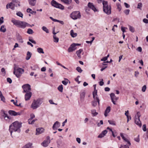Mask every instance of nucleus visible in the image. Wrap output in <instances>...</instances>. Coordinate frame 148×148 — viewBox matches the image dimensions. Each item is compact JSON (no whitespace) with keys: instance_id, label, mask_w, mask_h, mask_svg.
<instances>
[{"instance_id":"49530a36","label":"nucleus","mask_w":148,"mask_h":148,"mask_svg":"<svg viewBox=\"0 0 148 148\" xmlns=\"http://www.w3.org/2000/svg\"><path fill=\"white\" fill-rule=\"evenodd\" d=\"M76 69L78 72L80 73H81L82 71V70L81 69V68L79 67H77L76 68Z\"/></svg>"},{"instance_id":"13d9d810","label":"nucleus","mask_w":148,"mask_h":148,"mask_svg":"<svg viewBox=\"0 0 148 148\" xmlns=\"http://www.w3.org/2000/svg\"><path fill=\"white\" fill-rule=\"evenodd\" d=\"M143 130L144 132H145L146 131L147 129L146 124L143 125Z\"/></svg>"},{"instance_id":"cd10ccee","label":"nucleus","mask_w":148,"mask_h":148,"mask_svg":"<svg viewBox=\"0 0 148 148\" xmlns=\"http://www.w3.org/2000/svg\"><path fill=\"white\" fill-rule=\"evenodd\" d=\"M83 49H80L76 52V54L79 58H81V53Z\"/></svg>"},{"instance_id":"603ef678","label":"nucleus","mask_w":148,"mask_h":148,"mask_svg":"<svg viewBox=\"0 0 148 148\" xmlns=\"http://www.w3.org/2000/svg\"><path fill=\"white\" fill-rule=\"evenodd\" d=\"M139 74V72L136 71L134 72V76L136 77H138V75Z\"/></svg>"},{"instance_id":"393cba45","label":"nucleus","mask_w":148,"mask_h":148,"mask_svg":"<svg viewBox=\"0 0 148 148\" xmlns=\"http://www.w3.org/2000/svg\"><path fill=\"white\" fill-rule=\"evenodd\" d=\"M110 107H108L105 110L104 115L106 117L108 116V114L110 112Z\"/></svg>"},{"instance_id":"dca6fc26","label":"nucleus","mask_w":148,"mask_h":148,"mask_svg":"<svg viewBox=\"0 0 148 148\" xmlns=\"http://www.w3.org/2000/svg\"><path fill=\"white\" fill-rule=\"evenodd\" d=\"M32 95V93L31 92H27L25 95V98L26 101L29 100Z\"/></svg>"},{"instance_id":"6e6552de","label":"nucleus","mask_w":148,"mask_h":148,"mask_svg":"<svg viewBox=\"0 0 148 148\" xmlns=\"http://www.w3.org/2000/svg\"><path fill=\"white\" fill-rule=\"evenodd\" d=\"M51 5L54 7L62 10L64 9V7L62 4L57 2L54 0H52L51 2Z\"/></svg>"},{"instance_id":"c85d7f7f","label":"nucleus","mask_w":148,"mask_h":148,"mask_svg":"<svg viewBox=\"0 0 148 148\" xmlns=\"http://www.w3.org/2000/svg\"><path fill=\"white\" fill-rule=\"evenodd\" d=\"M27 12L28 13H29L32 14H36V11H34L28 8L27 10Z\"/></svg>"},{"instance_id":"ea45409f","label":"nucleus","mask_w":148,"mask_h":148,"mask_svg":"<svg viewBox=\"0 0 148 148\" xmlns=\"http://www.w3.org/2000/svg\"><path fill=\"white\" fill-rule=\"evenodd\" d=\"M116 6L117 7V9L119 11H120L121 9V7L120 4L119 3H116Z\"/></svg>"},{"instance_id":"f8f14e48","label":"nucleus","mask_w":148,"mask_h":148,"mask_svg":"<svg viewBox=\"0 0 148 148\" xmlns=\"http://www.w3.org/2000/svg\"><path fill=\"white\" fill-rule=\"evenodd\" d=\"M80 45V44L73 43L71 44L68 49V51L69 52H71L75 50L76 49V47L77 46H79Z\"/></svg>"},{"instance_id":"c9c22d12","label":"nucleus","mask_w":148,"mask_h":148,"mask_svg":"<svg viewBox=\"0 0 148 148\" xmlns=\"http://www.w3.org/2000/svg\"><path fill=\"white\" fill-rule=\"evenodd\" d=\"M58 89L60 92H62L63 90V85H61L59 86L58 87Z\"/></svg>"},{"instance_id":"0eeeda50","label":"nucleus","mask_w":148,"mask_h":148,"mask_svg":"<svg viewBox=\"0 0 148 148\" xmlns=\"http://www.w3.org/2000/svg\"><path fill=\"white\" fill-rule=\"evenodd\" d=\"M141 116L140 112H138L135 116V123L138 125L140 127H141L142 124L141 121L140 120V117Z\"/></svg>"},{"instance_id":"a878e982","label":"nucleus","mask_w":148,"mask_h":148,"mask_svg":"<svg viewBox=\"0 0 148 148\" xmlns=\"http://www.w3.org/2000/svg\"><path fill=\"white\" fill-rule=\"evenodd\" d=\"M61 1L67 5H70L72 2V0H61Z\"/></svg>"},{"instance_id":"9b49d317","label":"nucleus","mask_w":148,"mask_h":148,"mask_svg":"<svg viewBox=\"0 0 148 148\" xmlns=\"http://www.w3.org/2000/svg\"><path fill=\"white\" fill-rule=\"evenodd\" d=\"M23 91V92H29V91L31 90V86L30 85L28 84H24L22 86Z\"/></svg>"},{"instance_id":"b1692460","label":"nucleus","mask_w":148,"mask_h":148,"mask_svg":"<svg viewBox=\"0 0 148 148\" xmlns=\"http://www.w3.org/2000/svg\"><path fill=\"white\" fill-rule=\"evenodd\" d=\"M28 1L29 4L32 6H34L36 2V0H28Z\"/></svg>"},{"instance_id":"de8ad7c7","label":"nucleus","mask_w":148,"mask_h":148,"mask_svg":"<svg viewBox=\"0 0 148 148\" xmlns=\"http://www.w3.org/2000/svg\"><path fill=\"white\" fill-rule=\"evenodd\" d=\"M120 148H129L128 147V145H121Z\"/></svg>"},{"instance_id":"0e129e2a","label":"nucleus","mask_w":148,"mask_h":148,"mask_svg":"<svg viewBox=\"0 0 148 148\" xmlns=\"http://www.w3.org/2000/svg\"><path fill=\"white\" fill-rule=\"evenodd\" d=\"M1 72L3 73V75H5V69L3 68L1 69Z\"/></svg>"},{"instance_id":"7ed1b4c3","label":"nucleus","mask_w":148,"mask_h":148,"mask_svg":"<svg viewBox=\"0 0 148 148\" xmlns=\"http://www.w3.org/2000/svg\"><path fill=\"white\" fill-rule=\"evenodd\" d=\"M103 5L104 12L108 15L110 14L111 13V7L110 6H108L107 2L103 1Z\"/></svg>"},{"instance_id":"5701e85b","label":"nucleus","mask_w":148,"mask_h":148,"mask_svg":"<svg viewBox=\"0 0 148 148\" xmlns=\"http://www.w3.org/2000/svg\"><path fill=\"white\" fill-rule=\"evenodd\" d=\"M8 113L11 115L14 116L20 115V112H16L13 110H9L8 111Z\"/></svg>"},{"instance_id":"c03bdc74","label":"nucleus","mask_w":148,"mask_h":148,"mask_svg":"<svg viewBox=\"0 0 148 148\" xmlns=\"http://www.w3.org/2000/svg\"><path fill=\"white\" fill-rule=\"evenodd\" d=\"M16 15L21 18H23V14L21 12H18L16 13Z\"/></svg>"},{"instance_id":"20e7f679","label":"nucleus","mask_w":148,"mask_h":148,"mask_svg":"<svg viewBox=\"0 0 148 148\" xmlns=\"http://www.w3.org/2000/svg\"><path fill=\"white\" fill-rule=\"evenodd\" d=\"M42 103L41 99H38L34 100L31 106V108L33 109H35L39 107Z\"/></svg>"},{"instance_id":"1a4fd4ad","label":"nucleus","mask_w":148,"mask_h":148,"mask_svg":"<svg viewBox=\"0 0 148 148\" xmlns=\"http://www.w3.org/2000/svg\"><path fill=\"white\" fill-rule=\"evenodd\" d=\"M18 1L17 0H13V2H11L9 4H8L6 6L7 9L10 8L12 10H14V7L16 6L17 7L18 5H16L14 3L17 2H18Z\"/></svg>"},{"instance_id":"2f4dec72","label":"nucleus","mask_w":148,"mask_h":148,"mask_svg":"<svg viewBox=\"0 0 148 148\" xmlns=\"http://www.w3.org/2000/svg\"><path fill=\"white\" fill-rule=\"evenodd\" d=\"M91 113L93 116H96L98 114V113L96 112V110H91Z\"/></svg>"},{"instance_id":"e2e57ef3","label":"nucleus","mask_w":148,"mask_h":148,"mask_svg":"<svg viewBox=\"0 0 148 148\" xmlns=\"http://www.w3.org/2000/svg\"><path fill=\"white\" fill-rule=\"evenodd\" d=\"M136 50L140 52H141L142 51V48L140 47H138L136 49Z\"/></svg>"},{"instance_id":"4c0bfd02","label":"nucleus","mask_w":148,"mask_h":148,"mask_svg":"<svg viewBox=\"0 0 148 148\" xmlns=\"http://www.w3.org/2000/svg\"><path fill=\"white\" fill-rule=\"evenodd\" d=\"M27 33L29 34H32L34 33V32L32 29L29 28L27 29Z\"/></svg>"},{"instance_id":"f03ea898","label":"nucleus","mask_w":148,"mask_h":148,"mask_svg":"<svg viewBox=\"0 0 148 148\" xmlns=\"http://www.w3.org/2000/svg\"><path fill=\"white\" fill-rule=\"evenodd\" d=\"M11 22L16 26L23 29L25 28L27 26L30 27L32 26L30 25L25 22L15 19H12L11 20Z\"/></svg>"},{"instance_id":"a18cd8bd","label":"nucleus","mask_w":148,"mask_h":148,"mask_svg":"<svg viewBox=\"0 0 148 148\" xmlns=\"http://www.w3.org/2000/svg\"><path fill=\"white\" fill-rule=\"evenodd\" d=\"M85 93L84 92H82L80 94V98L81 99L84 98L85 96Z\"/></svg>"},{"instance_id":"774afa93","label":"nucleus","mask_w":148,"mask_h":148,"mask_svg":"<svg viewBox=\"0 0 148 148\" xmlns=\"http://www.w3.org/2000/svg\"><path fill=\"white\" fill-rule=\"evenodd\" d=\"M3 17H1L0 18V25H1V24L2 23H3Z\"/></svg>"},{"instance_id":"423d86ee","label":"nucleus","mask_w":148,"mask_h":148,"mask_svg":"<svg viewBox=\"0 0 148 148\" xmlns=\"http://www.w3.org/2000/svg\"><path fill=\"white\" fill-rule=\"evenodd\" d=\"M24 72V70L22 68H19L16 70L15 68H14L13 73L18 78H19L21 76V75Z\"/></svg>"},{"instance_id":"79ce46f5","label":"nucleus","mask_w":148,"mask_h":148,"mask_svg":"<svg viewBox=\"0 0 148 148\" xmlns=\"http://www.w3.org/2000/svg\"><path fill=\"white\" fill-rule=\"evenodd\" d=\"M108 121L109 124L111 125H116L114 121L109 120Z\"/></svg>"},{"instance_id":"2eb2a0df","label":"nucleus","mask_w":148,"mask_h":148,"mask_svg":"<svg viewBox=\"0 0 148 148\" xmlns=\"http://www.w3.org/2000/svg\"><path fill=\"white\" fill-rule=\"evenodd\" d=\"M4 119L7 122H10L12 120V118L8 115V114H6L4 111L3 112V115Z\"/></svg>"},{"instance_id":"c756f323","label":"nucleus","mask_w":148,"mask_h":148,"mask_svg":"<svg viewBox=\"0 0 148 148\" xmlns=\"http://www.w3.org/2000/svg\"><path fill=\"white\" fill-rule=\"evenodd\" d=\"M70 34L71 36L73 38L77 36V34L74 33L73 30H71L70 32Z\"/></svg>"},{"instance_id":"9d476101","label":"nucleus","mask_w":148,"mask_h":148,"mask_svg":"<svg viewBox=\"0 0 148 148\" xmlns=\"http://www.w3.org/2000/svg\"><path fill=\"white\" fill-rule=\"evenodd\" d=\"M50 137L49 136H47L46 138V139L41 143V145L44 147H47L50 143Z\"/></svg>"},{"instance_id":"680f3d73","label":"nucleus","mask_w":148,"mask_h":148,"mask_svg":"<svg viewBox=\"0 0 148 148\" xmlns=\"http://www.w3.org/2000/svg\"><path fill=\"white\" fill-rule=\"evenodd\" d=\"M127 28L126 27H122L121 29L122 31L123 32V33H124V32H125V29H127Z\"/></svg>"},{"instance_id":"5fc2aeb1","label":"nucleus","mask_w":148,"mask_h":148,"mask_svg":"<svg viewBox=\"0 0 148 148\" xmlns=\"http://www.w3.org/2000/svg\"><path fill=\"white\" fill-rule=\"evenodd\" d=\"M29 40L30 42H31L33 44H36V42L35 40L30 38H29Z\"/></svg>"},{"instance_id":"8fccbe9b","label":"nucleus","mask_w":148,"mask_h":148,"mask_svg":"<svg viewBox=\"0 0 148 148\" xmlns=\"http://www.w3.org/2000/svg\"><path fill=\"white\" fill-rule=\"evenodd\" d=\"M139 135H138V136L135 138H134V140L137 142H139V141H140V139H139Z\"/></svg>"},{"instance_id":"4468645a","label":"nucleus","mask_w":148,"mask_h":148,"mask_svg":"<svg viewBox=\"0 0 148 148\" xmlns=\"http://www.w3.org/2000/svg\"><path fill=\"white\" fill-rule=\"evenodd\" d=\"M97 99H95L94 98H93L94 100L92 102V105L94 107H95L97 106V103L99 105V99L97 95Z\"/></svg>"},{"instance_id":"473e14b6","label":"nucleus","mask_w":148,"mask_h":148,"mask_svg":"<svg viewBox=\"0 0 148 148\" xmlns=\"http://www.w3.org/2000/svg\"><path fill=\"white\" fill-rule=\"evenodd\" d=\"M0 31L3 32H5L6 31V29L5 27V26L4 25H3L1 26L0 29Z\"/></svg>"},{"instance_id":"864d4df0","label":"nucleus","mask_w":148,"mask_h":148,"mask_svg":"<svg viewBox=\"0 0 148 148\" xmlns=\"http://www.w3.org/2000/svg\"><path fill=\"white\" fill-rule=\"evenodd\" d=\"M18 40H19V42L21 43L23 42V40H22V37L21 36H19L18 38Z\"/></svg>"},{"instance_id":"58836bf2","label":"nucleus","mask_w":148,"mask_h":148,"mask_svg":"<svg viewBox=\"0 0 148 148\" xmlns=\"http://www.w3.org/2000/svg\"><path fill=\"white\" fill-rule=\"evenodd\" d=\"M69 80L67 79H65V80L62 81V83L64 85H66L68 83Z\"/></svg>"},{"instance_id":"a211bd4d","label":"nucleus","mask_w":148,"mask_h":148,"mask_svg":"<svg viewBox=\"0 0 148 148\" xmlns=\"http://www.w3.org/2000/svg\"><path fill=\"white\" fill-rule=\"evenodd\" d=\"M60 126V123L58 121H56L53 124L52 127V128L53 130H56Z\"/></svg>"},{"instance_id":"4be33fe9","label":"nucleus","mask_w":148,"mask_h":148,"mask_svg":"<svg viewBox=\"0 0 148 148\" xmlns=\"http://www.w3.org/2000/svg\"><path fill=\"white\" fill-rule=\"evenodd\" d=\"M108 132L106 130L103 131L98 136V138H101L104 137L107 133Z\"/></svg>"},{"instance_id":"a19ab883","label":"nucleus","mask_w":148,"mask_h":148,"mask_svg":"<svg viewBox=\"0 0 148 148\" xmlns=\"http://www.w3.org/2000/svg\"><path fill=\"white\" fill-rule=\"evenodd\" d=\"M0 97L1 101H3V102H5V98L3 95L2 92L0 93Z\"/></svg>"},{"instance_id":"f257e3e1","label":"nucleus","mask_w":148,"mask_h":148,"mask_svg":"<svg viewBox=\"0 0 148 148\" xmlns=\"http://www.w3.org/2000/svg\"><path fill=\"white\" fill-rule=\"evenodd\" d=\"M22 126V123L18 121H16L11 124L9 127V131L10 133L11 136L13 132H17L19 133L21 131L20 128Z\"/></svg>"},{"instance_id":"7c9ffc66","label":"nucleus","mask_w":148,"mask_h":148,"mask_svg":"<svg viewBox=\"0 0 148 148\" xmlns=\"http://www.w3.org/2000/svg\"><path fill=\"white\" fill-rule=\"evenodd\" d=\"M53 41L55 42H58L59 41V38L57 37L56 35H53Z\"/></svg>"},{"instance_id":"412c9836","label":"nucleus","mask_w":148,"mask_h":148,"mask_svg":"<svg viewBox=\"0 0 148 148\" xmlns=\"http://www.w3.org/2000/svg\"><path fill=\"white\" fill-rule=\"evenodd\" d=\"M120 135L123 140H124L125 142H127L128 145H129V146H130L131 145V144L130 141L127 138L124 136L123 134V133H121L120 134Z\"/></svg>"},{"instance_id":"37998d69","label":"nucleus","mask_w":148,"mask_h":148,"mask_svg":"<svg viewBox=\"0 0 148 148\" xmlns=\"http://www.w3.org/2000/svg\"><path fill=\"white\" fill-rule=\"evenodd\" d=\"M32 119H29L28 120V123L29 124H32L34 123V122L36 121V120H34L31 121Z\"/></svg>"},{"instance_id":"aec40b11","label":"nucleus","mask_w":148,"mask_h":148,"mask_svg":"<svg viewBox=\"0 0 148 148\" xmlns=\"http://www.w3.org/2000/svg\"><path fill=\"white\" fill-rule=\"evenodd\" d=\"M88 7L92 9V10H93L95 12L97 11V10L95 7L94 5H93L92 3H91L90 2H89L88 3Z\"/></svg>"},{"instance_id":"e433bc0d","label":"nucleus","mask_w":148,"mask_h":148,"mask_svg":"<svg viewBox=\"0 0 148 148\" xmlns=\"http://www.w3.org/2000/svg\"><path fill=\"white\" fill-rule=\"evenodd\" d=\"M42 29V30L45 32L47 33H49V31L47 28L45 26H43Z\"/></svg>"},{"instance_id":"bb28decb","label":"nucleus","mask_w":148,"mask_h":148,"mask_svg":"<svg viewBox=\"0 0 148 148\" xmlns=\"http://www.w3.org/2000/svg\"><path fill=\"white\" fill-rule=\"evenodd\" d=\"M31 55H32L31 53L29 51H28L27 52V56L26 57V59L27 60H29L30 59V58L31 56Z\"/></svg>"},{"instance_id":"6ab92c4d","label":"nucleus","mask_w":148,"mask_h":148,"mask_svg":"<svg viewBox=\"0 0 148 148\" xmlns=\"http://www.w3.org/2000/svg\"><path fill=\"white\" fill-rule=\"evenodd\" d=\"M96 85L95 84L93 85V86L94 89V91L93 92V98H94L95 99H97V90L96 89Z\"/></svg>"},{"instance_id":"052dcab7","label":"nucleus","mask_w":148,"mask_h":148,"mask_svg":"<svg viewBox=\"0 0 148 148\" xmlns=\"http://www.w3.org/2000/svg\"><path fill=\"white\" fill-rule=\"evenodd\" d=\"M104 83L103 82V79H102L101 81L99 82V84L100 86H102L103 85Z\"/></svg>"},{"instance_id":"338daca9","label":"nucleus","mask_w":148,"mask_h":148,"mask_svg":"<svg viewBox=\"0 0 148 148\" xmlns=\"http://www.w3.org/2000/svg\"><path fill=\"white\" fill-rule=\"evenodd\" d=\"M35 117V115L33 114H32L30 115V118L29 119H33Z\"/></svg>"},{"instance_id":"4d7b16f0","label":"nucleus","mask_w":148,"mask_h":148,"mask_svg":"<svg viewBox=\"0 0 148 148\" xmlns=\"http://www.w3.org/2000/svg\"><path fill=\"white\" fill-rule=\"evenodd\" d=\"M130 10L128 9L124 11V12L127 15H128L129 13Z\"/></svg>"},{"instance_id":"69168bd1","label":"nucleus","mask_w":148,"mask_h":148,"mask_svg":"<svg viewBox=\"0 0 148 148\" xmlns=\"http://www.w3.org/2000/svg\"><path fill=\"white\" fill-rule=\"evenodd\" d=\"M143 21L145 23H148V19L146 18H144L143 19Z\"/></svg>"},{"instance_id":"72a5a7b5","label":"nucleus","mask_w":148,"mask_h":148,"mask_svg":"<svg viewBox=\"0 0 148 148\" xmlns=\"http://www.w3.org/2000/svg\"><path fill=\"white\" fill-rule=\"evenodd\" d=\"M37 51L39 53H44V52L43 51V49L41 48H38L37 49Z\"/></svg>"},{"instance_id":"3c124183","label":"nucleus","mask_w":148,"mask_h":148,"mask_svg":"<svg viewBox=\"0 0 148 148\" xmlns=\"http://www.w3.org/2000/svg\"><path fill=\"white\" fill-rule=\"evenodd\" d=\"M142 7V4L141 3H140L138 4L137 8L140 9H141Z\"/></svg>"},{"instance_id":"f3484780","label":"nucleus","mask_w":148,"mask_h":148,"mask_svg":"<svg viewBox=\"0 0 148 148\" xmlns=\"http://www.w3.org/2000/svg\"><path fill=\"white\" fill-rule=\"evenodd\" d=\"M44 131L43 128H38L36 129V134L38 135L43 132Z\"/></svg>"},{"instance_id":"f704fd0d","label":"nucleus","mask_w":148,"mask_h":148,"mask_svg":"<svg viewBox=\"0 0 148 148\" xmlns=\"http://www.w3.org/2000/svg\"><path fill=\"white\" fill-rule=\"evenodd\" d=\"M129 26L130 31L132 33L134 32L135 31L134 28L130 25H129Z\"/></svg>"},{"instance_id":"09e8293b","label":"nucleus","mask_w":148,"mask_h":148,"mask_svg":"<svg viewBox=\"0 0 148 148\" xmlns=\"http://www.w3.org/2000/svg\"><path fill=\"white\" fill-rule=\"evenodd\" d=\"M32 145V144L29 143L27 144L25 146L27 148H31Z\"/></svg>"},{"instance_id":"6e6d98bb","label":"nucleus","mask_w":148,"mask_h":148,"mask_svg":"<svg viewBox=\"0 0 148 148\" xmlns=\"http://www.w3.org/2000/svg\"><path fill=\"white\" fill-rule=\"evenodd\" d=\"M146 89V86L145 85H144L142 87V91L144 92H145Z\"/></svg>"},{"instance_id":"ddd939ff","label":"nucleus","mask_w":148,"mask_h":148,"mask_svg":"<svg viewBox=\"0 0 148 148\" xmlns=\"http://www.w3.org/2000/svg\"><path fill=\"white\" fill-rule=\"evenodd\" d=\"M110 97L114 105H116V103L114 100L117 101L119 99L118 97L116 96L114 93H112L110 94Z\"/></svg>"},{"instance_id":"39448f33","label":"nucleus","mask_w":148,"mask_h":148,"mask_svg":"<svg viewBox=\"0 0 148 148\" xmlns=\"http://www.w3.org/2000/svg\"><path fill=\"white\" fill-rule=\"evenodd\" d=\"M70 17L74 20L79 19L81 18V15L79 11H75L72 12L70 14Z\"/></svg>"},{"instance_id":"bf43d9fd","label":"nucleus","mask_w":148,"mask_h":148,"mask_svg":"<svg viewBox=\"0 0 148 148\" xmlns=\"http://www.w3.org/2000/svg\"><path fill=\"white\" fill-rule=\"evenodd\" d=\"M7 80L8 82H9L10 84H11L12 83V80L11 78L9 77L7 78Z\"/></svg>"}]
</instances>
